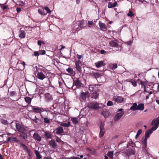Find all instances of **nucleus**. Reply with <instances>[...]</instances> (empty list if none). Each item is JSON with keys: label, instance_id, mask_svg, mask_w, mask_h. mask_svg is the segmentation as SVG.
<instances>
[{"label": "nucleus", "instance_id": "obj_56", "mask_svg": "<svg viewBox=\"0 0 159 159\" xmlns=\"http://www.w3.org/2000/svg\"><path fill=\"white\" fill-rule=\"evenodd\" d=\"M89 90L93 91V85H89Z\"/></svg>", "mask_w": 159, "mask_h": 159}, {"label": "nucleus", "instance_id": "obj_38", "mask_svg": "<svg viewBox=\"0 0 159 159\" xmlns=\"http://www.w3.org/2000/svg\"><path fill=\"white\" fill-rule=\"evenodd\" d=\"M107 156L110 157L111 159H113V151L109 152L107 153Z\"/></svg>", "mask_w": 159, "mask_h": 159}, {"label": "nucleus", "instance_id": "obj_64", "mask_svg": "<svg viewBox=\"0 0 159 159\" xmlns=\"http://www.w3.org/2000/svg\"><path fill=\"white\" fill-rule=\"evenodd\" d=\"M88 23L89 25H92L93 24V22L92 21H89L88 22Z\"/></svg>", "mask_w": 159, "mask_h": 159}, {"label": "nucleus", "instance_id": "obj_40", "mask_svg": "<svg viewBox=\"0 0 159 159\" xmlns=\"http://www.w3.org/2000/svg\"><path fill=\"white\" fill-rule=\"evenodd\" d=\"M9 95L11 97H15L16 95V93L15 91H11L9 93Z\"/></svg>", "mask_w": 159, "mask_h": 159}, {"label": "nucleus", "instance_id": "obj_60", "mask_svg": "<svg viewBox=\"0 0 159 159\" xmlns=\"http://www.w3.org/2000/svg\"><path fill=\"white\" fill-rule=\"evenodd\" d=\"M132 85L134 86H136V85H137V83L136 82H135V81H132Z\"/></svg>", "mask_w": 159, "mask_h": 159}, {"label": "nucleus", "instance_id": "obj_39", "mask_svg": "<svg viewBox=\"0 0 159 159\" xmlns=\"http://www.w3.org/2000/svg\"><path fill=\"white\" fill-rule=\"evenodd\" d=\"M70 121L68 122L67 123H61L60 124L61 126H63L65 127H68L70 126Z\"/></svg>", "mask_w": 159, "mask_h": 159}, {"label": "nucleus", "instance_id": "obj_35", "mask_svg": "<svg viewBox=\"0 0 159 159\" xmlns=\"http://www.w3.org/2000/svg\"><path fill=\"white\" fill-rule=\"evenodd\" d=\"M102 114L105 118L108 117L109 116V112L107 111H103Z\"/></svg>", "mask_w": 159, "mask_h": 159}, {"label": "nucleus", "instance_id": "obj_24", "mask_svg": "<svg viewBox=\"0 0 159 159\" xmlns=\"http://www.w3.org/2000/svg\"><path fill=\"white\" fill-rule=\"evenodd\" d=\"M43 136L45 137V138L46 139H51L52 138V134L47 132H45Z\"/></svg>", "mask_w": 159, "mask_h": 159}, {"label": "nucleus", "instance_id": "obj_19", "mask_svg": "<svg viewBox=\"0 0 159 159\" xmlns=\"http://www.w3.org/2000/svg\"><path fill=\"white\" fill-rule=\"evenodd\" d=\"M109 45L111 47H116L118 44L116 41H111L109 42Z\"/></svg>", "mask_w": 159, "mask_h": 159}, {"label": "nucleus", "instance_id": "obj_37", "mask_svg": "<svg viewBox=\"0 0 159 159\" xmlns=\"http://www.w3.org/2000/svg\"><path fill=\"white\" fill-rule=\"evenodd\" d=\"M16 4L20 7H23L25 5L24 2L21 0L18 1L17 2Z\"/></svg>", "mask_w": 159, "mask_h": 159}, {"label": "nucleus", "instance_id": "obj_20", "mask_svg": "<svg viewBox=\"0 0 159 159\" xmlns=\"http://www.w3.org/2000/svg\"><path fill=\"white\" fill-rule=\"evenodd\" d=\"M19 37L21 39H23L25 37V33L24 30H20V31Z\"/></svg>", "mask_w": 159, "mask_h": 159}, {"label": "nucleus", "instance_id": "obj_14", "mask_svg": "<svg viewBox=\"0 0 159 159\" xmlns=\"http://www.w3.org/2000/svg\"><path fill=\"white\" fill-rule=\"evenodd\" d=\"M95 66L97 68H99L102 66H104L105 65V64L103 62V61H98L97 62L95 63Z\"/></svg>", "mask_w": 159, "mask_h": 159}, {"label": "nucleus", "instance_id": "obj_1", "mask_svg": "<svg viewBox=\"0 0 159 159\" xmlns=\"http://www.w3.org/2000/svg\"><path fill=\"white\" fill-rule=\"evenodd\" d=\"M85 82V80L83 78H76L74 80L73 85H75L77 87H83L84 86V84Z\"/></svg>", "mask_w": 159, "mask_h": 159}, {"label": "nucleus", "instance_id": "obj_22", "mask_svg": "<svg viewBox=\"0 0 159 159\" xmlns=\"http://www.w3.org/2000/svg\"><path fill=\"white\" fill-rule=\"evenodd\" d=\"M19 143L20 144V147L22 148L23 150L26 152L29 149L27 147L25 144H23L21 142H20Z\"/></svg>", "mask_w": 159, "mask_h": 159}, {"label": "nucleus", "instance_id": "obj_59", "mask_svg": "<svg viewBox=\"0 0 159 159\" xmlns=\"http://www.w3.org/2000/svg\"><path fill=\"white\" fill-rule=\"evenodd\" d=\"M58 83H59V87L61 88L63 86L62 83L60 81H59Z\"/></svg>", "mask_w": 159, "mask_h": 159}, {"label": "nucleus", "instance_id": "obj_44", "mask_svg": "<svg viewBox=\"0 0 159 159\" xmlns=\"http://www.w3.org/2000/svg\"><path fill=\"white\" fill-rule=\"evenodd\" d=\"M134 15V14L131 11H129V12L127 13V16H129L132 17Z\"/></svg>", "mask_w": 159, "mask_h": 159}, {"label": "nucleus", "instance_id": "obj_46", "mask_svg": "<svg viewBox=\"0 0 159 159\" xmlns=\"http://www.w3.org/2000/svg\"><path fill=\"white\" fill-rule=\"evenodd\" d=\"M1 8L3 10H5L7 9V5H4V4H2L1 6Z\"/></svg>", "mask_w": 159, "mask_h": 159}, {"label": "nucleus", "instance_id": "obj_62", "mask_svg": "<svg viewBox=\"0 0 159 159\" xmlns=\"http://www.w3.org/2000/svg\"><path fill=\"white\" fill-rule=\"evenodd\" d=\"M71 159H80V158L77 157H73L70 158Z\"/></svg>", "mask_w": 159, "mask_h": 159}, {"label": "nucleus", "instance_id": "obj_15", "mask_svg": "<svg viewBox=\"0 0 159 159\" xmlns=\"http://www.w3.org/2000/svg\"><path fill=\"white\" fill-rule=\"evenodd\" d=\"M55 131L57 134H61L64 132L63 128L61 127H60L55 129Z\"/></svg>", "mask_w": 159, "mask_h": 159}, {"label": "nucleus", "instance_id": "obj_45", "mask_svg": "<svg viewBox=\"0 0 159 159\" xmlns=\"http://www.w3.org/2000/svg\"><path fill=\"white\" fill-rule=\"evenodd\" d=\"M31 119L36 123H37L38 122L37 120H39V119L36 117V116H35L34 119Z\"/></svg>", "mask_w": 159, "mask_h": 159}, {"label": "nucleus", "instance_id": "obj_34", "mask_svg": "<svg viewBox=\"0 0 159 159\" xmlns=\"http://www.w3.org/2000/svg\"><path fill=\"white\" fill-rule=\"evenodd\" d=\"M105 133V129H100V131L99 133V136L100 138L102 137Z\"/></svg>", "mask_w": 159, "mask_h": 159}, {"label": "nucleus", "instance_id": "obj_48", "mask_svg": "<svg viewBox=\"0 0 159 159\" xmlns=\"http://www.w3.org/2000/svg\"><path fill=\"white\" fill-rule=\"evenodd\" d=\"M87 150H89V152L90 153L92 154L93 155L95 153L94 151H93L90 148H87Z\"/></svg>", "mask_w": 159, "mask_h": 159}, {"label": "nucleus", "instance_id": "obj_2", "mask_svg": "<svg viewBox=\"0 0 159 159\" xmlns=\"http://www.w3.org/2000/svg\"><path fill=\"white\" fill-rule=\"evenodd\" d=\"M16 126L17 130L19 132L22 134H25V133L26 132V129L22 124L16 123Z\"/></svg>", "mask_w": 159, "mask_h": 159}, {"label": "nucleus", "instance_id": "obj_23", "mask_svg": "<svg viewBox=\"0 0 159 159\" xmlns=\"http://www.w3.org/2000/svg\"><path fill=\"white\" fill-rule=\"evenodd\" d=\"M91 74L92 77L96 79L99 77L101 75L98 72H93L92 73H91Z\"/></svg>", "mask_w": 159, "mask_h": 159}, {"label": "nucleus", "instance_id": "obj_9", "mask_svg": "<svg viewBox=\"0 0 159 159\" xmlns=\"http://www.w3.org/2000/svg\"><path fill=\"white\" fill-rule=\"evenodd\" d=\"M46 78V75L42 72L38 71L37 74V78L40 80H43Z\"/></svg>", "mask_w": 159, "mask_h": 159}, {"label": "nucleus", "instance_id": "obj_32", "mask_svg": "<svg viewBox=\"0 0 159 159\" xmlns=\"http://www.w3.org/2000/svg\"><path fill=\"white\" fill-rule=\"evenodd\" d=\"M99 96V94L96 93H93L91 94V97L95 99H96Z\"/></svg>", "mask_w": 159, "mask_h": 159}, {"label": "nucleus", "instance_id": "obj_8", "mask_svg": "<svg viewBox=\"0 0 159 159\" xmlns=\"http://www.w3.org/2000/svg\"><path fill=\"white\" fill-rule=\"evenodd\" d=\"M89 97V94L88 92H82L80 95V99L81 101L85 100L86 98Z\"/></svg>", "mask_w": 159, "mask_h": 159}, {"label": "nucleus", "instance_id": "obj_21", "mask_svg": "<svg viewBox=\"0 0 159 159\" xmlns=\"http://www.w3.org/2000/svg\"><path fill=\"white\" fill-rule=\"evenodd\" d=\"M135 154V152L133 149H129L126 153L127 156H129L131 155H134Z\"/></svg>", "mask_w": 159, "mask_h": 159}, {"label": "nucleus", "instance_id": "obj_43", "mask_svg": "<svg viewBox=\"0 0 159 159\" xmlns=\"http://www.w3.org/2000/svg\"><path fill=\"white\" fill-rule=\"evenodd\" d=\"M140 84L141 85H142V86H141V87H143V86L144 87V92H147L146 90V89H145V86L144 84V82L142 81H141V83H140Z\"/></svg>", "mask_w": 159, "mask_h": 159}, {"label": "nucleus", "instance_id": "obj_52", "mask_svg": "<svg viewBox=\"0 0 159 159\" xmlns=\"http://www.w3.org/2000/svg\"><path fill=\"white\" fill-rule=\"evenodd\" d=\"M39 55V52L37 51H35L34 52V55L35 56H38Z\"/></svg>", "mask_w": 159, "mask_h": 159}, {"label": "nucleus", "instance_id": "obj_27", "mask_svg": "<svg viewBox=\"0 0 159 159\" xmlns=\"http://www.w3.org/2000/svg\"><path fill=\"white\" fill-rule=\"evenodd\" d=\"M117 4L116 2H109L108 4V7L109 8H111L115 7Z\"/></svg>", "mask_w": 159, "mask_h": 159}, {"label": "nucleus", "instance_id": "obj_13", "mask_svg": "<svg viewBox=\"0 0 159 159\" xmlns=\"http://www.w3.org/2000/svg\"><path fill=\"white\" fill-rule=\"evenodd\" d=\"M49 143L52 148L55 149L57 148V145L54 139H51L49 141Z\"/></svg>", "mask_w": 159, "mask_h": 159}, {"label": "nucleus", "instance_id": "obj_42", "mask_svg": "<svg viewBox=\"0 0 159 159\" xmlns=\"http://www.w3.org/2000/svg\"><path fill=\"white\" fill-rule=\"evenodd\" d=\"M24 134V135H20V136L23 139L25 140L27 138V135L26 134V132Z\"/></svg>", "mask_w": 159, "mask_h": 159}, {"label": "nucleus", "instance_id": "obj_36", "mask_svg": "<svg viewBox=\"0 0 159 159\" xmlns=\"http://www.w3.org/2000/svg\"><path fill=\"white\" fill-rule=\"evenodd\" d=\"M71 120L72 121L73 124H77L79 122L78 119L75 117L72 118H71Z\"/></svg>", "mask_w": 159, "mask_h": 159}, {"label": "nucleus", "instance_id": "obj_10", "mask_svg": "<svg viewBox=\"0 0 159 159\" xmlns=\"http://www.w3.org/2000/svg\"><path fill=\"white\" fill-rule=\"evenodd\" d=\"M124 112L121 111L120 112L117 113L115 116L114 117V120L115 121H118L119 120L121 116L124 114Z\"/></svg>", "mask_w": 159, "mask_h": 159}, {"label": "nucleus", "instance_id": "obj_53", "mask_svg": "<svg viewBox=\"0 0 159 159\" xmlns=\"http://www.w3.org/2000/svg\"><path fill=\"white\" fill-rule=\"evenodd\" d=\"M104 124L102 123H101L100 124V129H105L104 128Z\"/></svg>", "mask_w": 159, "mask_h": 159}, {"label": "nucleus", "instance_id": "obj_28", "mask_svg": "<svg viewBox=\"0 0 159 159\" xmlns=\"http://www.w3.org/2000/svg\"><path fill=\"white\" fill-rule=\"evenodd\" d=\"M137 106L136 103H133V105L130 107V109L134 111L137 110Z\"/></svg>", "mask_w": 159, "mask_h": 159}, {"label": "nucleus", "instance_id": "obj_63", "mask_svg": "<svg viewBox=\"0 0 159 159\" xmlns=\"http://www.w3.org/2000/svg\"><path fill=\"white\" fill-rule=\"evenodd\" d=\"M41 41L38 40V45L41 46Z\"/></svg>", "mask_w": 159, "mask_h": 159}, {"label": "nucleus", "instance_id": "obj_16", "mask_svg": "<svg viewBox=\"0 0 159 159\" xmlns=\"http://www.w3.org/2000/svg\"><path fill=\"white\" fill-rule=\"evenodd\" d=\"M66 70L69 74H70V75L74 76L75 74V72L72 68L69 67L68 68L66 69Z\"/></svg>", "mask_w": 159, "mask_h": 159}, {"label": "nucleus", "instance_id": "obj_61", "mask_svg": "<svg viewBox=\"0 0 159 159\" xmlns=\"http://www.w3.org/2000/svg\"><path fill=\"white\" fill-rule=\"evenodd\" d=\"M77 58L79 59V60L81 59V57H82V55H80L78 54L77 55Z\"/></svg>", "mask_w": 159, "mask_h": 159}, {"label": "nucleus", "instance_id": "obj_58", "mask_svg": "<svg viewBox=\"0 0 159 159\" xmlns=\"http://www.w3.org/2000/svg\"><path fill=\"white\" fill-rule=\"evenodd\" d=\"M142 132V131L141 129H140L138 130L137 134H139V135H140L141 134Z\"/></svg>", "mask_w": 159, "mask_h": 159}, {"label": "nucleus", "instance_id": "obj_41", "mask_svg": "<svg viewBox=\"0 0 159 159\" xmlns=\"http://www.w3.org/2000/svg\"><path fill=\"white\" fill-rule=\"evenodd\" d=\"M44 123L48 124H49L52 120V119L50 120L47 117L44 118Z\"/></svg>", "mask_w": 159, "mask_h": 159}, {"label": "nucleus", "instance_id": "obj_57", "mask_svg": "<svg viewBox=\"0 0 159 159\" xmlns=\"http://www.w3.org/2000/svg\"><path fill=\"white\" fill-rule=\"evenodd\" d=\"M100 52L101 54H104L106 53V52L104 50H101L100 51Z\"/></svg>", "mask_w": 159, "mask_h": 159}, {"label": "nucleus", "instance_id": "obj_47", "mask_svg": "<svg viewBox=\"0 0 159 159\" xmlns=\"http://www.w3.org/2000/svg\"><path fill=\"white\" fill-rule=\"evenodd\" d=\"M113 105L112 102L111 101H108L107 103V105L108 106H111Z\"/></svg>", "mask_w": 159, "mask_h": 159}, {"label": "nucleus", "instance_id": "obj_33", "mask_svg": "<svg viewBox=\"0 0 159 159\" xmlns=\"http://www.w3.org/2000/svg\"><path fill=\"white\" fill-rule=\"evenodd\" d=\"M152 124L154 125V127H152V130H155L158 127L159 125L158 123H157L156 122L153 123V124Z\"/></svg>", "mask_w": 159, "mask_h": 159}, {"label": "nucleus", "instance_id": "obj_18", "mask_svg": "<svg viewBox=\"0 0 159 159\" xmlns=\"http://www.w3.org/2000/svg\"><path fill=\"white\" fill-rule=\"evenodd\" d=\"M52 11H38L39 13L41 15L44 16L48 13L50 14Z\"/></svg>", "mask_w": 159, "mask_h": 159}, {"label": "nucleus", "instance_id": "obj_26", "mask_svg": "<svg viewBox=\"0 0 159 159\" xmlns=\"http://www.w3.org/2000/svg\"><path fill=\"white\" fill-rule=\"evenodd\" d=\"M45 97L47 101H49L52 99V98L49 93H46L45 95Z\"/></svg>", "mask_w": 159, "mask_h": 159}, {"label": "nucleus", "instance_id": "obj_55", "mask_svg": "<svg viewBox=\"0 0 159 159\" xmlns=\"http://www.w3.org/2000/svg\"><path fill=\"white\" fill-rule=\"evenodd\" d=\"M139 1L140 2H141L142 3H143L144 2H145V1L144 0H136L135 1V2L136 3H138V2Z\"/></svg>", "mask_w": 159, "mask_h": 159}, {"label": "nucleus", "instance_id": "obj_11", "mask_svg": "<svg viewBox=\"0 0 159 159\" xmlns=\"http://www.w3.org/2000/svg\"><path fill=\"white\" fill-rule=\"evenodd\" d=\"M33 137L35 140L38 142H40L42 138L41 136L37 132L34 133Z\"/></svg>", "mask_w": 159, "mask_h": 159}, {"label": "nucleus", "instance_id": "obj_5", "mask_svg": "<svg viewBox=\"0 0 159 159\" xmlns=\"http://www.w3.org/2000/svg\"><path fill=\"white\" fill-rule=\"evenodd\" d=\"M99 103L91 102L89 104L88 107L89 108L93 109H98L99 108Z\"/></svg>", "mask_w": 159, "mask_h": 159}, {"label": "nucleus", "instance_id": "obj_3", "mask_svg": "<svg viewBox=\"0 0 159 159\" xmlns=\"http://www.w3.org/2000/svg\"><path fill=\"white\" fill-rule=\"evenodd\" d=\"M75 68L80 73H81L82 66V62L80 60H75Z\"/></svg>", "mask_w": 159, "mask_h": 159}, {"label": "nucleus", "instance_id": "obj_29", "mask_svg": "<svg viewBox=\"0 0 159 159\" xmlns=\"http://www.w3.org/2000/svg\"><path fill=\"white\" fill-rule=\"evenodd\" d=\"M24 99L26 103L28 104L30 103L32 100V99L28 97H25Z\"/></svg>", "mask_w": 159, "mask_h": 159}, {"label": "nucleus", "instance_id": "obj_54", "mask_svg": "<svg viewBox=\"0 0 159 159\" xmlns=\"http://www.w3.org/2000/svg\"><path fill=\"white\" fill-rule=\"evenodd\" d=\"M74 85H73V83L72 84V86L71 85H68V86L67 87L69 89H75V88H74Z\"/></svg>", "mask_w": 159, "mask_h": 159}, {"label": "nucleus", "instance_id": "obj_51", "mask_svg": "<svg viewBox=\"0 0 159 159\" xmlns=\"http://www.w3.org/2000/svg\"><path fill=\"white\" fill-rule=\"evenodd\" d=\"M26 152H27V153L28 154V156L30 157L31 156H32V154L31 153V151H30V149H29L28 151H26Z\"/></svg>", "mask_w": 159, "mask_h": 159}, {"label": "nucleus", "instance_id": "obj_31", "mask_svg": "<svg viewBox=\"0 0 159 159\" xmlns=\"http://www.w3.org/2000/svg\"><path fill=\"white\" fill-rule=\"evenodd\" d=\"M34 153L36 155V158L37 159H40L42 158L41 155L39 154L38 151L35 150Z\"/></svg>", "mask_w": 159, "mask_h": 159}, {"label": "nucleus", "instance_id": "obj_25", "mask_svg": "<svg viewBox=\"0 0 159 159\" xmlns=\"http://www.w3.org/2000/svg\"><path fill=\"white\" fill-rule=\"evenodd\" d=\"M144 108V104L143 103L139 104L137 106V110L143 111Z\"/></svg>", "mask_w": 159, "mask_h": 159}, {"label": "nucleus", "instance_id": "obj_6", "mask_svg": "<svg viewBox=\"0 0 159 159\" xmlns=\"http://www.w3.org/2000/svg\"><path fill=\"white\" fill-rule=\"evenodd\" d=\"M147 139L146 138H144V139L143 138L142 140V143L143 144L142 147V150L143 152L145 153L147 152V150L146 148L147 146Z\"/></svg>", "mask_w": 159, "mask_h": 159}, {"label": "nucleus", "instance_id": "obj_4", "mask_svg": "<svg viewBox=\"0 0 159 159\" xmlns=\"http://www.w3.org/2000/svg\"><path fill=\"white\" fill-rule=\"evenodd\" d=\"M30 106L32 107L33 111L36 113H38L41 114V112L43 111V108L33 106L31 105H30Z\"/></svg>", "mask_w": 159, "mask_h": 159}, {"label": "nucleus", "instance_id": "obj_49", "mask_svg": "<svg viewBox=\"0 0 159 159\" xmlns=\"http://www.w3.org/2000/svg\"><path fill=\"white\" fill-rule=\"evenodd\" d=\"M46 52L44 50H41L39 51V54L43 55L45 54Z\"/></svg>", "mask_w": 159, "mask_h": 159}, {"label": "nucleus", "instance_id": "obj_30", "mask_svg": "<svg viewBox=\"0 0 159 159\" xmlns=\"http://www.w3.org/2000/svg\"><path fill=\"white\" fill-rule=\"evenodd\" d=\"M152 133V130H149L146 131L145 134V137L144 138H146L147 139V138H148L149 137L150 134H151Z\"/></svg>", "mask_w": 159, "mask_h": 159}, {"label": "nucleus", "instance_id": "obj_50", "mask_svg": "<svg viewBox=\"0 0 159 159\" xmlns=\"http://www.w3.org/2000/svg\"><path fill=\"white\" fill-rule=\"evenodd\" d=\"M117 67V65L116 64H114L111 67L113 69H115Z\"/></svg>", "mask_w": 159, "mask_h": 159}, {"label": "nucleus", "instance_id": "obj_7", "mask_svg": "<svg viewBox=\"0 0 159 159\" xmlns=\"http://www.w3.org/2000/svg\"><path fill=\"white\" fill-rule=\"evenodd\" d=\"M113 100L117 103H122L124 101V98L121 96H115Z\"/></svg>", "mask_w": 159, "mask_h": 159}, {"label": "nucleus", "instance_id": "obj_17", "mask_svg": "<svg viewBox=\"0 0 159 159\" xmlns=\"http://www.w3.org/2000/svg\"><path fill=\"white\" fill-rule=\"evenodd\" d=\"M99 25L100 28L102 30H103V29H105V30H106L107 29V27L106 24L102 22L101 21H99Z\"/></svg>", "mask_w": 159, "mask_h": 159}, {"label": "nucleus", "instance_id": "obj_12", "mask_svg": "<svg viewBox=\"0 0 159 159\" xmlns=\"http://www.w3.org/2000/svg\"><path fill=\"white\" fill-rule=\"evenodd\" d=\"M7 141L10 142H12L14 141L16 143H19L20 142L19 140L15 137H9L7 139Z\"/></svg>", "mask_w": 159, "mask_h": 159}]
</instances>
